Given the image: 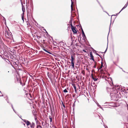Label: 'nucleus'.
I'll use <instances>...</instances> for the list:
<instances>
[{
	"label": "nucleus",
	"mask_w": 128,
	"mask_h": 128,
	"mask_svg": "<svg viewBox=\"0 0 128 128\" xmlns=\"http://www.w3.org/2000/svg\"><path fill=\"white\" fill-rule=\"evenodd\" d=\"M22 10L23 12L22 14H24V12H25V8L24 7V6H23L22 3Z\"/></svg>",
	"instance_id": "obj_9"
},
{
	"label": "nucleus",
	"mask_w": 128,
	"mask_h": 128,
	"mask_svg": "<svg viewBox=\"0 0 128 128\" xmlns=\"http://www.w3.org/2000/svg\"><path fill=\"white\" fill-rule=\"evenodd\" d=\"M13 110H14V112H15V113L16 114H18V113L16 112V111L15 110H14V109H13Z\"/></svg>",
	"instance_id": "obj_30"
},
{
	"label": "nucleus",
	"mask_w": 128,
	"mask_h": 128,
	"mask_svg": "<svg viewBox=\"0 0 128 128\" xmlns=\"http://www.w3.org/2000/svg\"><path fill=\"white\" fill-rule=\"evenodd\" d=\"M128 5V3H126V4L125 5L124 7H125V8Z\"/></svg>",
	"instance_id": "obj_24"
},
{
	"label": "nucleus",
	"mask_w": 128,
	"mask_h": 128,
	"mask_svg": "<svg viewBox=\"0 0 128 128\" xmlns=\"http://www.w3.org/2000/svg\"><path fill=\"white\" fill-rule=\"evenodd\" d=\"M92 79L94 80V82H95V81H96L97 80V78H92Z\"/></svg>",
	"instance_id": "obj_20"
},
{
	"label": "nucleus",
	"mask_w": 128,
	"mask_h": 128,
	"mask_svg": "<svg viewBox=\"0 0 128 128\" xmlns=\"http://www.w3.org/2000/svg\"><path fill=\"white\" fill-rule=\"evenodd\" d=\"M72 68H74V62H71Z\"/></svg>",
	"instance_id": "obj_13"
},
{
	"label": "nucleus",
	"mask_w": 128,
	"mask_h": 128,
	"mask_svg": "<svg viewBox=\"0 0 128 128\" xmlns=\"http://www.w3.org/2000/svg\"><path fill=\"white\" fill-rule=\"evenodd\" d=\"M103 63L102 62H102H101V65L100 66V68H99L98 70L100 69H101V68H102V67L103 66Z\"/></svg>",
	"instance_id": "obj_12"
},
{
	"label": "nucleus",
	"mask_w": 128,
	"mask_h": 128,
	"mask_svg": "<svg viewBox=\"0 0 128 128\" xmlns=\"http://www.w3.org/2000/svg\"><path fill=\"white\" fill-rule=\"evenodd\" d=\"M11 65L14 68V69H15V68H14V66L13 65V64H11Z\"/></svg>",
	"instance_id": "obj_37"
},
{
	"label": "nucleus",
	"mask_w": 128,
	"mask_h": 128,
	"mask_svg": "<svg viewBox=\"0 0 128 128\" xmlns=\"http://www.w3.org/2000/svg\"><path fill=\"white\" fill-rule=\"evenodd\" d=\"M127 3H128V1H127Z\"/></svg>",
	"instance_id": "obj_64"
},
{
	"label": "nucleus",
	"mask_w": 128,
	"mask_h": 128,
	"mask_svg": "<svg viewBox=\"0 0 128 128\" xmlns=\"http://www.w3.org/2000/svg\"><path fill=\"white\" fill-rule=\"evenodd\" d=\"M122 71L123 72H125V71H124V70H123V69H122Z\"/></svg>",
	"instance_id": "obj_59"
},
{
	"label": "nucleus",
	"mask_w": 128,
	"mask_h": 128,
	"mask_svg": "<svg viewBox=\"0 0 128 128\" xmlns=\"http://www.w3.org/2000/svg\"><path fill=\"white\" fill-rule=\"evenodd\" d=\"M22 120H23L24 122H25L27 126H29V125L31 124V123L29 121L26 120L25 119H22Z\"/></svg>",
	"instance_id": "obj_4"
},
{
	"label": "nucleus",
	"mask_w": 128,
	"mask_h": 128,
	"mask_svg": "<svg viewBox=\"0 0 128 128\" xmlns=\"http://www.w3.org/2000/svg\"><path fill=\"white\" fill-rule=\"evenodd\" d=\"M14 66L15 69H17L19 68V66L17 64H16Z\"/></svg>",
	"instance_id": "obj_16"
},
{
	"label": "nucleus",
	"mask_w": 128,
	"mask_h": 128,
	"mask_svg": "<svg viewBox=\"0 0 128 128\" xmlns=\"http://www.w3.org/2000/svg\"><path fill=\"white\" fill-rule=\"evenodd\" d=\"M116 15H112V16H111V19H112V16H116Z\"/></svg>",
	"instance_id": "obj_40"
},
{
	"label": "nucleus",
	"mask_w": 128,
	"mask_h": 128,
	"mask_svg": "<svg viewBox=\"0 0 128 128\" xmlns=\"http://www.w3.org/2000/svg\"><path fill=\"white\" fill-rule=\"evenodd\" d=\"M63 92H67L68 91L66 89H65L64 90Z\"/></svg>",
	"instance_id": "obj_22"
},
{
	"label": "nucleus",
	"mask_w": 128,
	"mask_h": 128,
	"mask_svg": "<svg viewBox=\"0 0 128 128\" xmlns=\"http://www.w3.org/2000/svg\"><path fill=\"white\" fill-rule=\"evenodd\" d=\"M80 26L81 27V30H82V36L83 37V38H84V40H85L86 39V35L85 34L83 30L82 27V26L81 25H80Z\"/></svg>",
	"instance_id": "obj_3"
},
{
	"label": "nucleus",
	"mask_w": 128,
	"mask_h": 128,
	"mask_svg": "<svg viewBox=\"0 0 128 128\" xmlns=\"http://www.w3.org/2000/svg\"><path fill=\"white\" fill-rule=\"evenodd\" d=\"M7 103H8L9 104H10L11 105V104H12L10 102H9V101L7 102Z\"/></svg>",
	"instance_id": "obj_38"
},
{
	"label": "nucleus",
	"mask_w": 128,
	"mask_h": 128,
	"mask_svg": "<svg viewBox=\"0 0 128 128\" xmlns=\"http://www.w3.org/2000/svg\"><path fill=\"white\" fill-rule=\"evenodd\" d=\"M97 106L99 107H100V108H102V110H103V108H102L101 106L100 105L98 104H98H97Z\"/></svg>",
	"instance_id": "obj_25"
},
{
	"label": "nucleus",
	"mask_w": 128,
	"mask_h": 128,
	"mask_svg": "<svg viewBox=\"0 0 128 128\" xmlns=\"http://www.w3.org/2000/svg\"><path fill=\"white\" fill-rule=\"evenodd\" d=\"M96 54L97 55V56H99V54H98V53H96Z\"/></svg>",
	"instance_id": "obj_43"
},
{
	"label": "nucleus",
	"mask_w": 128,
	"mask_h": 128,
	"mask_svg": "<svg viewBox=\"0 0 128 128\" xmlns=\"http://www.w3.org/2000/svg\"><path fill=\"white\" fill-rule=\"evenodd\" d=\"M36 36L37 37V38L38 39H39L41 37V36H38L37 35H36Z\"/></svg>",
	"instance_id": "obj_27"
},
{
	"label": "nucleus",
	"mask_w": 128,
	"mask_h": 128,
	"mask_svg": "<svg viewBox=\"0 0 128 128\" xmlns=\"http://www.w3.org/2000/svg\"><path fill=\"white\" fill-rule=\"evenodd\" d=\"M30 126H35V123L32 122V124H31L30 125Z\"/></svg>",
	"instance_id": "obj_18"
},
{
	"label": "nucleus",
	"mask_w": 128,
	"mask_h": 128,
	"mask_svg": "<svg viewBox=\"0 0 128 128\" xmlns=\"http://www.w3.org/2000/svg\"><path fill=\"white\" fill-rule=\"evenodd\" d=\"M91 78H94V77L93 76V74H91Z\"/></svg>",
	"instance_id": "obj_39"
},
{
	"label": "nucleus",
	"mask_w": 128,
	"mask_h": 128,
	"mask_svg": "<svg viewBox=\"0 0 128 128\" xmlns=\"http://www.w3.org/2000/svg\"><path fill=\"white\" fill-rule=\"evenodd\" d=\"M38 127H39V126L38 125H37V126H36V128H38Z\"/></svg>",
	"instance_id": "obj_53"
},
{
	"label": "nucleus",
	"mask_w": 128,
	"mask_h": 128,
	"mask_svg": "<svg viewBox=\"0 0 128 128\" xmlns=\"http://www.w3.org/2000/svg\"><path fill=\"white\" fill-rule=\"evenodd\" d=\"M30 126V127L31 128H34V126Z\"/></svg>",
	"instance_id": "obj_41"
},
{
	"label": "nucleus",
	"mask_w": 128,
	"mask_h": 128,
	"mask_svg": "<svg viewBox=\"0 0 128 128\" xmlns=\"http://www.w3.org/2000/svg\"><path fill=\"white\" fill-rule=\"evenodd\" d=\"M117 89L119 90H120L121 88H120L118 86H117V87H116V88L114 87L112 88L111 93H112V95L113 96V98H114V99L117 97V95H116V93H118V91L116 90Z\"/></svg>",
	"instance_id": "obj_1"
},
{
	"label": "nucleus",
	"mask_w": 128,
	"mask_h": 128,
	"mask_svg": "<svg viewBox=\"0 0 128 128\" xmlns=\"http://www.w3.org/2000/svg\"><path fill=\"white\" fill-rule=\"evenodd\" d=\"M71 45H72V42L71 44Z\"/></svg>",
	"instance_id": "obj_58"
},
{
	"label": "nucleus",
	"mask_w": 128,
	"mask_h": 128,
	"mask_svg": "<svg viewBox=\"0 0 128 128\" xmlns=\"http://www.w3.org/2000/svg\"><path fill=\"white\" fill-rule=\"evenodd\" d=\"M94 68H96V66L95 65L94 66Z\"/></svg>",
	"instance_id": "obj_47"
},
{
	"label": "nucleus",
	"mask_w": 128,
	"mask_h": 128,
	"mask_svg": "<svg viewBox=\"0 0 128 128\" xmlns=\"http://www.w3.org/2000/svg\"><path fill=\"white\" fill-rule=\"evenodd\" d=\"M11 106H12V108L13 109H14L13 107V105H12V104H11Z\"/></svg>",
	"instance_id": "obj_36"
},
{
	"label": "nucleus",
	"mask_w": 128,
	"mask_h": 128,
	"mask_svg": "<svg viewBox=\"0 0 128 128\" xmlns=\"http://www.w3.org/2000/svg\"><path fill=\"white\" fill-rule=\"evenodd\" d=\"M49 118L50 119V122H52V118L50 116H49Z\"/></svg>",
	"instance_id": "obj_21"
},
{
	"label": "nucleus",
	"mask_w": 128,
	"mask_h": 128,
	"mask_svg": "<svg viewBox=\"0 0 128 128\" xmlns=\"http://www.w3.org/2000/svg\"><path fill=\"white\" fill-rule=\"evenodd\" d=\"M6 100L7 102L9 101V100L8 99V96L6 97Z\"/></svg>",
	"instance_id": "obj_26"
},
{
	"label": "nucleus",
	"mask_w": 128,
	"mask_h": 128,
	"mask_svg": "<svg viewBox=\"0 0 128 128\" xmlns=\"http://www.w3.org/2000/svg\"><path fill=\"white\" fill-rule=\"evenodd\" d=\"M35 120L36 121V120H37V118H35Z\"/></svg>",
	"instance_id": "obj_52"
},
{
	"label": "nucleus",
	"mask_w": 128,
	"mask_h": 128,
	"mask_svg": "<svg viewBox=\"0 0 128 128\" xmlns=\"http://www.w3.org/2000/svg\"><path fill=\"white\" fill-rule=\"evenodd\" d=\"M107 48H108V46H107V48H106V50H105L104 52V53H105L106 52V51H107Z\"/></svg>",
	"instance_id": "obj_33"
},
{
	"label": "nucleus",
	"mask_w": 128,
	"mask_h": 128,
	"mask_svg": "<svg viewBox=\"0 0 128 128\" xmlns=\"http://www.w3.org/2000/svg\"><path fill=\"white\" fill-rule=\"evenodd\" d=\"M106 89L108 92V93L110 94V97H111V99H112V100H114V98H113V96L112 95V93H111L112 88L107 87Z\"/></svg>",
	"instance_id": "obj_2"
},
{
	"label": "nucleus",
	"mask_w": 128,
	"mask_h": 128,
	"mask_svg": "<svg viewBox=\"0 0 128 128\" xmlns=\"http://www.w3.org/2000/svg\"><path fill=\"white\" fill-rule=\"evenodd\" d=\"M120 13V12H119V13H118L116 14V15H118V14H119Z\"/></svg>",
	"instance_id": "obj_49"
},
{
	"label": "nucleus",
	"mask_w": 128,
	"mask_h": 128,
	"mask_svg": "<svg viewBox=\"0 0 128 128\" xmlns=\"http://www.w3.org/2000/svg\"><path fill=\"white\" fill-rule=\"evenodd\" d=\"M82 50L83 51H84V52H85L86 53V51L85 50Z\"/></svg>",
	"instance_id": "obj_42"
},
{
	"label": "nucleus",
	"mask_w": 128,
	"mask_h": 128,
	"mask_svg": "<svg viewBox=\"0 0 128 128\" xmlns=\"http://www.w3.org/2000/svg\"><path fill=\"white\" fill-rule=\"evenodd\" d=\"M99 52V53H102H102H104V52Z\"/></svg>",
	"instance_id": "obj_48"
},
{
	"label": "nucleus",
	"mask_w": 128,
	"mask_h": 128,
	"mask_svg": "<svg viewBox=\"0 0 128 128\" xmlns=\"http://www.w3.org/2000/svg\"><path fill=\"white\" fill-rule=\"evenodd\" d=\"M76 46H78V44H76Z\"/></svg>",
	"instance_id": "obj_57"
},
{
	"label": "nucleus",
	"mask_w": 128,
	"mask_h": 128,
	"mask_svg": "<svg viewBox=\"0 0 128 128\" xmlns=\"http://www.w3.org/2000/svg\"><path fill=\"white\" fill-rule=\"evenodd\" d=\"M119 68H120V69H122V68H120V67H119Z\"/></svg>",
	"instance_id": "obj_56"
},
{
	"label": "nucleus",
	"mask_w": 128,
	"mask_h": 128,
	"mask_svg": "<svg viewBox=\"0 0 128 128\" xmlns=\"http://www.w3.org/2000/svg\"><path fill=\"white\" fill-rule=\"evenodd\" d=\"M44 30H45L46 31V30L45 29H44Z\"/></svg>",
	"instance_id": "obj_63"
},
{
	"label": "nucleus",
	"mask_w": 128,
	"mask_h": 128,
	"mask_svg": "<svg viewBox=\"0 0 128 128\" xmlns=\"http://www.w3.org/2000/svg\"><path fill=\"white\" fill-rule=\"evenodd\" d=\"M17 64L16 62H13V64L14 65V66L16 65V64Z\"/></svg>",
	"instance_id": "obj_28"
},
{
	"label": "nucleus",
	"mask_w": 128,
	"mask_h": 128,
	"mask_svg": "<svg viewBox=\"0 0 128 128\" xmlns=\"http://www.w3.org/2000/svg\"><path fill=\"white\" fill-rule=\"evenodd\" d=\"M43 123H44V122H42V124H43Z\"/></svg>",
	"instance_id": "obj_61"
},
{
	"label": "nucleus",
	"mask_w": 128,
	"mask_h": 128,
	"mask_svg": "<svg viewBox=\"0 0 128 128\" xmlns=\"http://www.w3.org/2000/svg\"><path fill=\"white\" fill-rule=\"evenodd\" d=\"M73 3H74V2H72V4H71V14L72 13V12L73 10V7H72V5H73Z\"/></svg>",
	"instance_id": "obj_11"
},
{
	"label": "nucleus",
	"mask_w": 128,
	"mask_h": 128,
	"mask_svg": "<svg viewBox=\"0 0 128 128\" xmlns=\"http://www.w3.org/2000/svg\"><path fill=\"white\" fill-rule=\"evenodd\" d=\"M98 2V3L100 5V6L101 7V8H102V9L103 10V7L100 4V3L98 1V0H96Z\"/></svg>",
	"instance_id": "obj_23"
},
{
	"label": "nucleus",
	"mask_w": 128,
	"mask_h": 128,
	"mask_svg": "<svg viewBox=\"0 0 128 128\" xmlns=\"http://www.w3.org/2000/svg\"><path fill=\"white\" fill-rule=\"evenodd\" d=\"M32 114H33V115L34 116H36V113H37V112L35 110V109H34V110H32Z\"/></svg>",
	"instance_id": "obj_8"
},
{
	"label": "nucleus",
	"mask_w": 128,
	"mask_h": 128,
	"mask_svg": "<svg viewBox=\"0 0 128 128\" xmlns=\"http://www.w3.org/2000/svg\"><path fill=\"white\" fill-rule=\"evenodd\" d=\"M74 88V91L75 93L77 92V90L76 89V86L75 85H74V86H73Z\"/></svg>",
	"instance_id": "obj_14"
},
{
	"label": "nucleus",
	"mask_w": 128,
	"mask_h": 128,
	"mask_svg": "<svg viewBox=\"0 0 128 128\" xmlns=\"http://www.w3.org/2000/svg\"><path fill=\"white\" fill-rule=\"evenodd\" d=\"M6 33L8 36H9V37H12V33L10 32L9 31H5Z\"/></svg>",
	"instance_id": "obj_6"
},
{
	"label": "nucleus",
	"mask_w": 128,
	"mask_h": 128,
	"mask_svg": "<svg viewBox=\"0 0 128 128\" xmlns=\"http://www.w3.org/2000/svg\"><path fill=\"white\" fill-rule=\"evenodd\" d=\"M103 11H104V12H106V13H107L108 14V12H106V11H104V10H103Z\"/></svg>",
	"instance_id": "obj_46"
},
{
	"label": "nucleus",
	"mask_w": 128,
	"mask_h": 128,
	"mask_svg": "<svg viewBox=\"0 0 128 128\" xmlns=\"http://www.w3.org/2000/svg\"><path fill=\"white\" fill-rule=\"evenodd\" d=\"M102 59H102H103V58H102V56H101L100 55H99V56Z\"/></svg>",
	"instance_id": "obj_34"
},
{
	"label": "nucleus",
	"mask_w": 128,
	"mask_h": 128,
	"mask_svg": "<svg viewBox=\"0 0 128 128\" xmlns=\"http://www.w3.org/2000/svg\"><path fill=\"white\" fill-rule=\"evenodd\" d=\"M110 25H111V24H110ZM110 31V30H109V31L108 34H109V33Z\"/></svg>",
	"instance_id": "obj_54"
},
{
	"label": "nucleus",
	"mask_w": 128,
	"mask_h": 128,
	"mask_svg": "<svg viewBox=\"0 0 128 128\" xmlns=\"http://www.w3.org/2000/svg\"><path fill=\"white\" fill-rule=\"evenodd\" d=\"M17 114V115L18 116H19V117L21 119H22V118H21V117H22V116H19V115H18V114Z\"/></svg>",
	"instance_id": "obj_44"
},
{
	"label": "nucleus",
	"mask_w": 128,
	"mask_h": 128,
	"mask_svg": "<svg viewBox=\"0 0 128 128\" xmlns=\"http://www.w3.org/2000/svg\"><path fill=\"white\" fill-rule=\"evenodd\" d=\"M22 20L24 21V14L22 16Z\"/></svg>",
	"instance_id": "obj_29"
},
{
	"label": "nucleus",
	"mask_w": 128,
	"mask_h": 128,
	"mask_svg": "<svg viewBox=\"0 0 128 128\" xmlns=\"http://www.w3.org/2000/svg\"><path fill=\"white\" fill-rule=\"evenodd\" d=\"M125 8V7H123L122 8V9H121V10L120 11V12L121 11H122V10H123Z\"/></svg>",
	"instance_id": "obj_31"
},
{
	"label": "nucleus",
	"mask_w": 128,
	"mask_h": 128,
	"mask_svg": "<svg viewBox=\"0 0 128 128\" xmlns=\"http://www.w3.org/2000/svg\"><path fill=\"white\" fill-rule=\"evenodd\" d=\"M95 84V83L93 82V84H91L92 86H93L94 85V84Z\"/></svg>",
	"instance_id": "obj_32"
},
{
	"label": "nucleus",
	"mask_w": 128,
	"mask_h": 128,
	"mask_svg": "<svg viewBox=\"0 0 128 128\" xmlns=\"http://www.w3.org/2000/svg\"><path fill=\"white\" fill-rule=\"evenodd\" d=\"M2 44H0V46H2Z\"/></svg>",
	"instance_id": "obj_50"
},
{
	"label": "nucleus",
	"mask_w": 128,
	"mask_h": 128,
	"mask_svg": "<svg viewBox=\"0 0 128 128\" xmlns=\"http://www.w3.org/2000/svg\"><path fill=\"white\" fill-rule=\"evenodd\" d=\"M43 48V50L44 51H45V52H46L49 53V54H51V53L50 52H49L48 50H46V49H45V48Z\"/></svg>",
	"instance_id": "obj_10"
},
{
	"label": "nucleus",
	"mask_w": 128,
	"mask_h": 128,
	"mask_svg": "<svg viewBox=\"0 0 128 128\" xmlns=\"http://www.w3.org/2000/svg\"><path fill=\"white\" fill-rule=\"evenodd\" d=\"M62 104L63 106L64 107V108H65V106L64 105V104H63V103L62 102Z\"/></svg>",
	"instance_id": "obj_35"
},
{
	"label": "nucleus",
	"mask_w": 128,
	"mask_h": 128,
	"mask_svg": "<svg viewBox=\"0 0 128 128\" xmlns=\"http://www.w3.org/2000/svg\"><path fill=\"white\" fill-rule=\"evenodd\" d=\"M46 31V32L47 33V34H48V33Z\"/></svg>",
	"instance_id": "obj_62"
},
{
	"label": "nucleus",
	"mask_w": 128,
	"mask_h": 128,
	"mask_svg": "<svg viewBox=\"0 0 128 128\" xmlns=\"http://www.w3.org/2000/svg\"><path fill=\"white\" fill-rule=\"evenodd\" d=\"M71 62H74V57L72 55L71 56Z\"/></svg>",
	"instance_id": "obj_15"
},
{
	"label": "nucleus",
	"mask_w": 128,
	"mask_h": 128,
	"mask_svg": "<svg viewBox=\"0 0 128 128\" xmlns=\"http://www.w3.org/2000/svg\"><path fill=\"white\" fill-rule=\"evenodd\" d=\"M69 23L70 24V25L71 27L73 26L72 24V21H71V20H70L69 21Z\"/></svg>",
	"instance_id": "obj_17"
},
{
	"label": "nucleus",
	"mask_w": 128,
	"mask_h": 128,
	"mask_svg": "<svg viewBox=\"0 0 128 128\" xmlns=\"http://www.w3.org/2000/svg\"><path fill=\"white\" fill-rule=\"evenodd\" d=\"M23 125H24V126H25V124H24V123H23Z\"/></svg>",
	"instance_id": "obj_51"
},
{
	"label": "nucleus",
	"mask_w": 128,
	"mask_h": 128,
	"mask_svg": "<svg viewBox=\"0 0 128 128\" xmlns=\"http://www.w3.org/2000/svg\"><path fill=\"white\" fill-rule=\"evenodd\" d=\"M73 17H74V16H72V14H71V16L70 17V20H71V21H72L73 20Z\"/></svg>",
	"instance_id": "obj_19"
},
{
	"label": "nucleus",
	"mask_w": 128,
	"mask_h": 128,
	"mask_svg": "<svg viewBox=\"0 0 128 128\" xmlns=\"http://www.w3.org/2000/svg\"><path fill=\"white\" fill-rule=\"evenodd\" d=\"M39 126L40 128H42V127L41 126Z\"/></svg>",
	"instance_id": "obj_45"
},
{
	"label": "nucleus",
	"mask_w": 128,
	"mask_h": 128,
	"mask_svg": "<svg viewBox=\"0 0 128 128\" xmlns=\"http://www.w3.org/2000/svg\"><path fill=\"white\" fill-rule=\"evenodd\" d=\"M3 96V94H2V96Z\"/></svg>",
	"instance_id": "obj_60"
},
{
	"label": "nucleus",
	"mask_w": 128,
	"mask_h": 128,
	"mask_svg": "<svg viewBox=\"0 0 128 128\" xmlns=\"http://www.w3.org/2000/svg\"><path fill=\"white\" fill-rule=\"evenodd\" d=\"M71 29L73 33L74 34H76L77 33V31L76 30V28L74 27L73 26H72L71 27Z\"/></svg>",
	"instance_id": "obj_5"
},
{
	"label": "nucleus",
	"mask_w": 128,
	"mask_h": 128,
	"mask_svg": "<svg viewBox=\"0 0 128 128\" xmlns=\"http://www.w3.org/2000/svg\"><path fill=\"white\" fill-rule=\"evenodd\" d=\"M98 117H99V118H100V116L99 115H98Z\"/></svg>",
	"instance_id": "obj_55"
},
{
	"label": "nucleus",
	"mask_w": 128,
	"mask_h": 128,
	"mask_svg": "<svg viewBox=\"0 0 128 128\" xmlns=\"http://www.w3.org/2000/svg\"><path fill=\"white\" fill-rule=\"evenodd\" d=\"M90 56L91 58L90 59V60H92L94 61V57L93 56V55L92 54V53L91 52H90Z\"/></svg>",
	"instance_id": "obj_7"
}]
</instances>
